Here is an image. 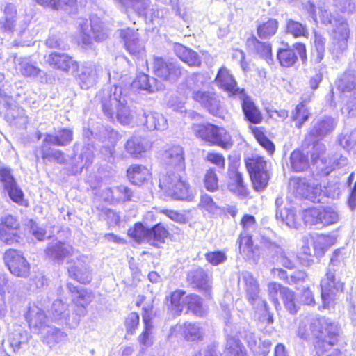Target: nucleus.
<instances>
[{
    "label": "nucleus",
    "mask_w": 356,
    "mask_h": 356,
    "mask_svg": "<svg viewBox=\"0 0 356 356\" xmlns=\"http://www.w3.org/2000/svg\"><path fill=\"white\" fill-rule=\"evenodd\" d=\"M93 299V296L90 292L84 289L76 291V295L73 296L72 300L77 307V313L79 316L86 314V307L88 305Z\"/></svg>",
    "instance_id": "nucleus-41"
},
{
    "label": "nucleus",
    "mask_w": 356,
    "mask_h": 356,
    "mask_svg": "<svg viewBox=\"0 0 356 356\" xmlns=\"http://www.w3.org/2000/svg\"><path fill=\"white\" fill-rule=\"evenodd\" d=\"M347 164V158L339 153H336L332 157H329L327 159V163L325 164L324 173L328 175L331 171L346 166Z\"/></svg>",
    "instance_id": "nucleus-53"
},
{
    "label": "nucleus",
    "mask_w": 356,
    "mask_h": 356,
    "mask_svg": "<svg viewBox=\"0 0 356 356\" xmlns=\"http://www.w3.org/2000/svg\"><path fill=\"white\" fill-rule=\"evenodd\" d=\"M187 280L207 298H212V275L202 268L197 267L188 272Z\"/></svg>",
    "instance_id": "nucleus-14"
},
{
    "label": "nucleus",
    "mask_w": 356,
    "mask_h": 356,
    "mask_svg": "<svg viewBox=\"0 0 356 356\" xmlns=\"http://www.w3.org/2000/svg\"><path fill=\"white\" fill-rule=\"evenodd\" d=\"M193 99L200 103L204 108L213 115H217L220 107V101L218 96L209 91H194Z\"/></svg>",
    "instance_id": "nucleus-24"
},
{
    "label": "nucleus",
    "mask_w": 356,
    "mask_h": 356,
    "mask_svg": "<svg viewBox=\"0 0 356 356\" xmlns=\"http://www.w3.org/2000/svg\"><path fill=\"white\" fill-rule=\"evenodd\" d=\"M290 167L295 172H303L309 167L308 156L302 151L296 149L290 156Z\"/></svg>",
    "instance_id": "nucleus-37"
},
{
    "label": "nucleus",
    "mask_w": 356,
    "mask_h": 356,
    "mask_svg": "<svg viewBox=\"0 0 356 356\" xmlns=\"http://www.w3.org/2000/svg\"><path fill=\"white\" fill-rule=\"evenodd\" d=\"M204 186L209 191L214 192L218 189V179L214 169L210 168L205 174Z\"/></svg>",
    "instance_id": "nucleus-61"
},
{
    "label": "nucleus",
    "mask_w": 356,
    "mask_h": 356,
    "mask_svg": "<svg viewBox=\"0 0 356 356\" xmlns=\"http://www.w3.org/2000/svg\"><path fill=\"white\" fill-rule=\"evenodd\" d=\"M68 305L63 302L62 300L57 299L55 300L51 307V312L56 320L67 321L70 317V312Z\"/></svg>",
    "instance_id": "nucleus-52"
},
{
    "label": "nucleus",
    "mask_w": 356,
    "mask_h": 356,
    "mask_svg": "<svg viewBox=\"0 0 356 356\" xmlns=\"http://www.w3.org/2000/svg\"><path fill=\"white\" fill-rule=\"evenodd\" d=\"M241 279L245 284L246 296L250 304L254 305L257 302H261L264 311L268 312L267 302L260 298L259 284L252 274L248 272L243 273Z\"/></svg>",
    "instance_id": "nucleus-22"
},
{
    "label": "nucleus",
    "mask_w": 356,
    "mask_h": 356,
    "mask_svg": "<svg viewBox=\"0 0 356 356\" xmlns=\"http://www.w3.org/2000/svg\"><path fill=\"white\" fill-rule=\"evenodd\" d=\"M47 61L53 67L63 71H68L70 70L74 71L78 69L77 63L65 54L52 53L49 56Z\"/></svg>",
    "instance_id": "nucleus-27"
},
{
    "label": "nucleus",
    "mask_w": 356,
    "mask_h": 356,
    "mask_svg": "<svg viewBox=\"0 0 356 356\" xmlns=\"http://www.w3.org/2000/svg\"><path fill=\"white\" fill-rule=\"evenodd\" d=\"M185 292L182 290H177L172 292L170 296L166 297L168 302L170 301V306L175 314H180L184 309V296Z\"/></svg>",
    "instance_id": "nucleus-49"
},
{
    "label": "nucleus",
    "mask_w": 356,
    "mask_h": 356,
    "mask_svg": "<svg viewBox=\"0 0 356 356\" xmlns=\"http://www.w3.org/2000/svg\"><path fill=\"white\" fill-rule=\"evenodd\" d=\"M262 243L271 253H273L278 257L280 262L282 264L283 266L289 269H291L294 267L293 261H291L285 256L282 248L280 247L277 244L271 242L268 239H263Z\"/></svg>",
    "instance_id": "nucleus-43"
},
{
    "label": "nucleus",
    "mask_w": 356,
    "mask_h": 356,
    "mask_svg": "<svg viewBox=\"0 0 356 356\" xmlns=\"http://www.w3.org/2000/svg\"><path fill=\"white\" fill-rule=\"evenodd\" d=\"M333 6L343 13L351 14L356 11L354 0H334Z\"/></svg>",
    "instance_id": "nucleus-63"
},
{
    "label": "nucleus",
    "mask_w": 356,
    "mask_h": 356,
    "mask_svg": "<svg viewBox=\"0 0 356 356\" xmlns=\"http://www.w3.org/2000/svg\"><path fill=\"white\" fill-rule=\"evenodd\" d=\"M286 33L294 38H307L309 31L307 26L291 19H286Z\"/></svg>",
    "instance_id": "nucleus-42"
},
{
    "label": "nucleus",
    "mask_w": 356,
    "mask_h": 356,
    "mask_svg": "<svg viewBox=\"0 0 356 356\" xmlns=\"http://www.w3.org/2000/svg\"><path fill=\"white\" fill-rule=\"evenodd\" d=\"M183 302L187 305L188 309L196 316H202L205 314L206 310L203 308L202 300L198 296L195 294L186 296Z\"/></svg>",
    "instance_id": "nucleus-46"
},
{
    "label": "nucleus",
    "mask_w": 356,
    "mask_h": 356,
    "mask_svg": "<svg viewBox=\"0 0 356 356\" xmlns=\"http://www.w3.org/2000/svg\"><path fill=\"white\" fill-rule=\"evenodd\" d=\"M69 276L80 283H89L91 280V272L89 267L81 259L78 258L72 265V261L67 262Z\"/></svg>",
    "instance_id": "nucleus-26"
},
{
    "label": "nucleus",
    "mask_w": 356,
    "mask_h": 356,
    "mask_svg": "<svg viewBox=\"0 0 356 356\" xmlns=\"http://www.w3.org/2000/svg\"><path fill=\"white\" fill-rule=\"evenodd\" d=\"M79 26L80 38L85 46H90L92 40L96 42L104 41L110 33V31L104 27L102 22L97 17H92L90 22L84 20Z\"/></svg>",
    "instance_id": "nucleus-9"
},
{
    "label": "nucleus",
    "mask_w": 356,
    "mask_h": 356,
    "mask_svg": "<svg viewBox=\"0 0 356 356\" xmlns=\"http://www.w3.org/2000/svg\"><path fill=\"white\" fill-rule=\"evenodd\" d=\"M24 316L29 327L33 333L41 332L48 325V318L45 312L35 304L29 305Z\"/></svg>",
    "instance_id": "nucleus-19"
},
{
    "label": "nucleus",
    "mask_w": 356,
    "mask_h": 356,
    "mask_svg": "<svg viewBox=\"0 0 356 356\" xmlns=\"http://www.w3.org/2000/svg\"><path fill=\"white\" fill-rule=\"evenodd\" d=\"M277 58L283 67H289L293 65L298 60L297 55L292 49H280L277 54Z\"/></svg>",
    "instance_id": "nucleus-51"
},
{
    "label": "nucleus",
    "mask_w": 356,
    "mask_h": 356,
    "mask_svg": "<svg viewBox=\"0 0 356 356\" xmlns=\"http://www.w3.org/2000/svg\"><path fill=\"white\" fill-rule=\"evenodd\" d=\"M243 232L238 239V248L241 254L248 260L256 261L259 259V251L257 247L253 246L252 236L250 233L255 230L257 222L253 216L244 215L241 220Z\"/></svg>",
    "instance_id": "nucleus-6"
},
{
    "label": "nucleus",
    "mask_w": 356,
    "mask_h": 356,
    "mask_svg": "<svg viewBox=\"0 0 356 356\" xmlns=\"http://www.w3.org/2000/svg\"><path fill=\"white\" fill-rule=\"evenodd\" d=\"M185 338L188 341H195L202 339V329L196 323H186L184 325Z\"/></svg>",
    "instance_id": "nucleus-57"
},
{
    "label": "nucleus",
    "mask_w": 356,
    "mask_h": 356,
    "mask_svg": "<svg viewBox=\"0 0 356 356\" xmlns=\"http://www.w3.org/2000/svg\"><path fill=\"white\" fill-rule=\"evenodd\" d=\"M343 287V283L336 280L334 272L327 270L325 277L321 282L323 307H328L333 301L336 293L342 292Z\"/></svg>",
    "instance_id": "nucleus-15"
},
{
    "label": "nucleus",
    "mask_w": 356,
    "mask_h": 356,
    "mask_svg": "<svg viewBox=\"0 0 356 356\" xmlns=\"http://www.w3.org/2000/svg\"><path fill=\"white\" fill-rule=\"evenodd\" d=\"M97 79V70L92 65L83 67L81 74L79 75V84L83 89H88L93 86Z\"/></svg>",
    "instance_id": "nucleus-38"
},
{
    "label": "nucleus",
    "mask_w": 356,
    "mask_h": 356,
    "mask_svg": "<svg viewBox=\"0 0 356 356\" xmlns=\"http://www.w3.org/2000/svg\"><path fill=\"white\" fill-rule=\"evenodd\" d=\"M246 44L250 51L265 59L268 64L273 63L272 48L269 42H261L252 36L247 40Z\"/></svg>",
    "instance_id": "nucleus-30"
},
{
    "label": "nucleus",
    "mask_w": 356,
    "mask_h": 356,
    "mask_svg": "<svg viewBox=\"0 0 356 356\" xmlns=\"http://www.w3.org/2000/svg\"><path fill=\"white\" fill-rule=\"evenodd\" d=\"M141 123L149 131H164L168 129L166 118L161 113L149 111H143L138 114Z\"/></svg>",
    "instance_id": "nucleus-23"
},
{
    "label": "nucleus",
    "mask_w": 356,
    "mask_h": 356,
    "mask_svg": "<svg viewBox=\"0 0 356 356\" xmlns=\"http://www.w3.org/2000/svg\"><path fill=\"white\" fill-rule=\"evenodd\" d=\"M243 97H238L237 99L241 102L243 112L245 119L251 123L259 124L262 120V115L251 98L245 92Z\"/></svg>",
    "instance_id": "nucleus-28"
},
{
    "label": "nucleus",
    "mask_w": 356,
    "mask_h": 356,
    "mask_svg": "<svg viewBox=\"0 0 356 356\" xmlns=\"http://www.w3.org/2000/svg\"><path fill=\"white\" fill-rule=\"evenodd\" d=\"M148 229L145 228L142 223H136L133 228L129 229V235L136 242L142 243L146 241Z\"/></svg>",
    "instance_id": "nucleus-58"
},
{
    "label": "nucleus",
    "mask_w": 356,
    "mask_h": 356,
    "mask_svg": "<svg viewBox=\"0 0 356 356\" xmlns=\"http://www.w3.org/2000/svg\"><path fill=\"white\" fill-rule=\"evenodd\" d=\"M4 261L12 274L17 277H27L30 266L19 252L10 249L4 254Z\"/></svg>",
    "instance_id": "nucleus-18"
},
{
    "label": "nucleus",
    "mask_w": 356,
    "mask_h": 356,
    "mask_svg": "<svg viewBox=\"0 0 356 356\" xmlns=\"http://www.w3.org/2000/svg\"><path fill=\"white\" fill-rule=\"evenodd\" d=\"M312 180L305 178H298L293 181V188L300 196L306 198L309 196V192L312 190Z\"/></svg>",
    "instance_id": "nucleus-55"
},
{
    "label": "nucleus",
    "mask_w": 356,
    "mask_h": 356,
    "mask_svg": "<svg viewBox=\"0 0 356 356\" xmlns=\"http://www.w3.org/2000/svg\"><path fill=\"white\" fill-rule=\"evenodd\" d=\"M335 239L329 236L321 235L314 242V254L317 257L324 255L327 249L334 243Z\"/></svg>",
    "instance_id": "nucleus-45"
},
{
    "label": "nucleus",
    "mask_w": 356,
    "mask_h": 356,
    "mask_svg": "<svg viewBox=\"0 0 356 356\" xmlns=\"http://www.w3.org/2000/svg\"><path fill=\"white\" fill-rule=\"evenodd\" d=\"M44 344L52 348L57 345L65 343L67 340V335L56 327L47 325L41 332L38 333Z\"/></svg>",
    "instance_id": "nucleus-25"
},
{
    "label": "nucleus",
    "mask_w": 356,
    "mask_h": 356,
    "mask_svg": "<svg viewBox=\"0 0 356 356\" xmlns=\"http://www.w3.org/2000/svg\"><path fill=\"white\" fill-rule=\"evenodd\" d=\"M0 182L10 199L17 204H22L24 193L16 183L10 168H0Z\"/></svg>",
    "instance_id": "nucleus-20"
},
{
    "label": "nucleus",
    "mask_w": 356,
    "mask_h": 356,
    "mask_svg": "<svg viewBox=\"0 0 356 356\" xmlns=\"http://www.w3.org/2000/svg\"><path fill=\"white\" fill-rule=\"evenodd\" d=\"M167 235V230L163 226L158 224L152 229H148L146 242L152 245L159 247L161 244L164 243Z\"/></svg>",
    "instance_id": "nucleus-39"
},
{
    "label": "nucleus",
    "mask_w": 356,
    "mask_h": 356,
    "mask_svg": "<svg viewBox=\"0 0 356 356\" xmlns=\"http://www.w3.org/2000/svg\"><path fill=\"white\" fill-rule=\"evenodd\" d=\"M175 54L189 66L199 67L201 65V58L197 52L186 47L179 43L173 44Z\"/></svg>",
    "instance_id": "nucleus-32"
},
{
    "label": "nucleus",
    "mask_w": 356,
    "mask_h": 356,
    "mask_svg": "<svg viewBox=\"0 0 356 356\" xmlns=\"http://www.w3.org/2000/svg\"><path fill=\"white\" fill-rule=\"evenodd\" d=\"M38 4L44 8L54 10L65 9L66 7H72L75 0H35Z\"/></svg>",
    "instance_id": "nucleus-54"
},
{
    "label": "nucleus",
    "mask_w": 356,
    "mask_h": 356,
    "mask_svg": "<svg viewBox=\"0 0 356 356\" xmlns=\"http://www.w3.org/2000/svg\"><path fill=\"white\" fill-rule=\"evenodd\" d=\"M29 334L21 330H16L8 334L6 345L10 348L13 353H17L27 343Z\"/></svg>",
    "instance_id": "nucleus-35"
},
{
    "label": "nucleus",
    "mask_w": 356,
    "mask_h": 356,
    "mask_svg": "<svg viewBox=\"0 0 356 356\" xmlns=\"http://www.w3.org/2000/svg\"><path fill=\"white\" fill-rule=\"evenodd\" d=\"M338 90L342 94L356 95V72L353 70L345 72L336 82Z\"/></svg>",
    "instance_id": "nucleus-33"
},
{
    "label": "nucleus",
    "mask_w": 356,
    "mask_h": 356,
    "mask_svg": "<svg viewBox=\"0 0 356 356\" xmlns=\"http://www.w3.org/2000/svg\"><path fill=\"white\" fill-rule=\"evenodd\" d=\"M73 139V132L69 129H62L57 134H46L44 140L45 143H50L53 145L65 146L70 143Z\"/></svg>",
    "instance_id": "nucleus-36"
},
{
    "label": "nucleus",
    "mask_w": 356,
    "mask_h": 356,
    "mask_svg": "<svg viewBox=\"0 0 356 356\" xmlns=\"http://www.w3.org/2000/svg\"><path fill=\"white\" fill-rule=\"evenodd\" d=\"M119 37L125 49L133 56L140 58L145 54V46L139 38L138 30L127 28L118 30Z\"/></svg>",
    "instance_id": "nucleus-16"
},
{
    "label": "nucleus",
    "mask_w": 356,
    "mask_h": 356,
    "mask_svg": "<svg viewBox=\"0 0 356 356\" xmlns=\"http://www.w3.org/2000/svg\"><path fill=\"white\" fill-rule=\"evenodd\" d=\"M297 335L303 340H316L315 348L318 353H323L338 341L339 327L325 316H309L299 323Z\"/></svg>",
    "instance_id": "nucleus-1"
},
{
    "label": "nucleus",
    "mask_w": 356,
    "mask_h": 356,
    "mask_svg": "<svg viewBox=\"0 0 356 356\" xmlns=\"http://www.w3.org/2000/svg\"><path fill=\"white\" fill-rule=\"evenodd\" d=\"M16 25L0 18V40H6L12 37L15 30Z\"/></svg>",
    "instance_id": "nucleus-64"
},
{
    "label": "nucleus",
    "mask_w": 356,
    "mask_h": 356,
    "mask_svg": "<svg viewBox=\"0 0 356 356\" xmlns=\"http://www.w3.org/2000/svg\"><path fill=\"white\" fill-rule=\"evenodd\" d=\"M302 218L308 225L328 226L339 221L340 216L334 206L312 207L302 212Z\"/></svg>",
    "instance_id": "nucleus-7"
},
{
    "label": "nucleus",
    "mask_w": 356,
    "mask_h": 356,
    "mask_svg": "<svg viewBox=\"0 0 356 356\" xmlns=\"http://www.w3.org/2000/svg\"><path fill=\"white\" fill-rule=\"evenodd\" d=\"M310 117V113L303 102L296 106L291 113V120L295 122V126L300 129Z\"/></svg>",
    "instance_id": "nucleus-48"
},
{
    "label": "nucleus",
    "mask_w": 356,
    "mask_h": 356,
    "mask_svg": "<svg viewBox=\"0 0 356 356\" xmlns=\"http://www.w3.org/2000/svg\"><path fill=\"white\" fill-rule=\"evenodd\" d=\"M278 29V22L274 19H269L266 22L257 26V35L261 39H268L273 36Z\"/></svg>",
    "instance_id": "nucleus-47"
},
{
    "label": "nucleus",
    "mask_w": 356,
    "mask_h": 356,
    "mask_svg": "<svg viewBox=\"0 0 356 356\" xmlns=\"http://www.w3.org/2000/svg\"><path fill=\"white\" fill-rule=\"evenodd\" d=\"M123 104H120V106L118 108L116 111V114L115 115V119L122 124L127 125L129 124L132 120V115L131 114L130 109L127 106V97L126 96L124 98V102Z\"/></svg>",
    "instance_id": "nucleus-56"
},
{
    "label": "nucleus",
    "mask_w": 356,
    "mask_h": 356,
    "mask_svg": "<svg viewBox=\"0 0 356 356\" xmlns=\"http://www.w3.org/2000/svg\"><path fill=\"white\" fill-rule=\"evenodd\" d=\"M129 180L135 185H140L151 177L149 170L142 165H132L127 170Z\"/></svg>",
    "instance_id": "nucleus-34"
},
{
    "label": "nucleus",
    "mask_w": 356,
    "mask_h": 356,
    "mask_svg": "<svg viewBox=\"0 0 356 356\" xmlns=\"http://www.w3.org/2000/svg\"><path fill=\"white\" fill-rule=\"evenodd\" d=\"M192 131L196 137L227 149L232 145V140L229 133L222 127L211 124H194Z\"/></svg>",
    "instance_id": "nucleus-5"
},
{
    "label": "nucleus",
    "mask_w": 356,
    "mask_h": 356,
    "mask_svg": "<svg viewBox=\"0 0 356 356\" xmlns=\"http://www.w3.org/2000/svg\"><path fill=\"white\" fill-rule=\"evenodd\" d=\"M125 72H116L113 70L112 72H108L110 80L112 79L114 80L121 81L120 83L122 84L124 83L125 86L130 85L134 88H138L140 90H146L149 92H154L159 89L157 86L156 80L154 78L149 77L148 75L141 73L139 74L134 81H131L130 79H128L127 74Z\"/></svg>",
    "instance_id": "nucleus-11"
},
{
    "label": "nucleus",
    "mask_w": 356,
    "mask_h": 356,
    "mask_svg": "<svg viewBox=\"0 0 356 356\" xmlns=\"http://www.w3.org/2000/svg\"><path fill=\"white\" fill-rule=\"evenodd\" d=\"M50 143H45L44 140L40 147L42 158L48 161H55L58 163H64L65 159L62 151L49 147Z\"/></svg>",
    "instance_id": "nucleus-40"
},
{
    "label": "nucleus",
    "mask_w": 356,
    "mask_h": 356,
    "mask_svg": "<svg viewBox=\"0 0 356 356\" xmlns=\"http://www.w3.org/2000/svg\"><path fill=\"white\" fill-rule=\"evenodd\" d=\"M340 145L348 151L356 148V129L343 134L339 138Z\"/></svg>",
    "instance_id": "nucleus-60"
},
{
    "label": "nucleus",
    "mask_w": 356,
    "mask_h": 356,
    "mask_svg": "<svg viewBox=\"0 0 356 356\" xmlns=\"http://www.w3.org/2000/svg\"><path fill=\"white\" fill-rule=\"evenodd\" d=\"M163 160L168 167L174 168L176 172H169L163 176L160 180V186L176 199H188L190 197V187L180 174L185 165L183 148L179 145L169 148L164 152Z\"/></svg>",
    "instance_id": "nucleus-2"
},
{
    "label": "nucleus",
    "mask_w": 356,
    "mask_h": 356,
    "mask_svg": "<svg viewBox=\"0 0 356 356\" xmlns=\"http://www.w3.org/2000/svg\"><path fill=\"white\" fill-rule=\"evenodd\" d=\"M151 147L148 140L140 136H133L124 145L127 153L134 157H138Z\"/></svg>",
    "instance_id": "nucleus-29"
},
{
    "label": "nucleus",
    "mask_w": 356,
    "mask_h": 356,
    "mask_svg": "<svg viewBox=\"0 0 356 356\" xmlns=\"http://www.w3.org/2000/svg\"><path fill=\"white\" fill-rule=\"evenodd\" d=\"M230 189L239 194H243L245 191V186L243 184L242 175L238 171L232 172L230 175Z\"/></svg>",
    "instance_id": "nucleus-59"
},
{
    "label": "nucleus",
    "mask_w": 356,
    "mask_h": 356,
    "mask_svg": "<svg viewBox=\"0 0 356 356\" xmlns=\"http://www.w3.org/2000/svg\"><path fill=\"white\" fill-rule=\"evenodd\" d=\"M15 64L16 70L24 77H36L41 72L37 63L29 56L15 58Z\"/></svg>",
    "instance_id": "nucleus-31"
},
{
    "label": "nucleus",
    "mask_w": 356,
    "mask_h": 356,
    "mask_svg": "<svg viewBox=\"0 0 356 356\" xmlns=\"http://www.w3.org/2000/svg\"><path fill=\"white\" fill-rule=\"evenodd\" d=\"M20 224L12 215L2 216L0 220V240L8 245L19 242Z\"/></svg>",
    "instance_id": "nucleus-13"
},
{
    "label": "nucleus",
    "mask_w": 356,
    "mask_h": 356,
    "mask_svg": "<svg viewBox=\"0 0 356 356\" xmlns=\"http://www.w3.org/2000/svg\"><path fill=\"white\" fill-rule=\"evenodd\" d=\"M245 162L254 189L263 191L267 186L269 179L266 161L262 156L254 155L245 159Z\"/></svg>",
    "instance_id": "nucleus-8"
},
{
    "label": "nucleus",
    "mask_w": 356,
    "mask_h": 356,
    "mask_svg": "<svg viewBox=\"0 0 356 356\" xmlns=\"http://www.w3.org/2000/svg\"><path fill=\"white\" fill-rule=\"evenodd\" d=\"M127 96L126 90L120 83H114V88H104L99 91L95 102L99 106L104 115L110 120H115V115L119 106L123 104Z\"/></svg>",
    "instance_id": "nucleus-4"
},
{
    "label": "nucleus",
    "mask_w": 356,
    "mask_h": 356,
    "mask_svg": "<svg viewBox=\"0 0 356 356\" xmlns=\"http://www.w3.org/2000/svg\"><path fill=\"white\" fill-rule=\"evenodd\" d=\"M153 71L155 75L165 80L175 81L182 73L180 65L172 59H165L159 56L153 58Z\"/></svg>",
    "instance_id": "nucleus-12"
},
{
    "label": "nucleus",
    "mask_w": 356,
    "mask_h": 356,
    "mask_svg": "<svg viewBox=\"0 0 356 356\" xmlns=\"http://www.w3.org/2000/svg\"><path fill=\"white\" fill-rule=\"evenodd\" d=\"M214 83L220 89L226 92L230 97L234 98L243 97L245 90L238 86L235 79L225 67H222L219 69L214 79Z\"/></svg>",
    "instance_id": "nucleus-17"
},
{
    "label": "nucleus",
    "mask_w": 356,
    "mask_h": 356,
    "mask_svg": "<svg viewBox=\"0 0 356 356\" xmlns=\"http://www.w3.org/2000/svg\"><path fill=\"white\" fill-rule=\"evenodd\" d=\"M337 126V120L330 116H323L312 121L307 134L305 136L302 146L309 147L314 140H322L331 134Z\"/></svg>",
    "instance_id": "nucleus-10"
},
{
    "label": "nucleus",
    "mask_w": 356,
    "mask_h": 356,
    "mask_svg": "<svg viewBox=\"0 0 356 356\" xmlns=\"http://www.w3.org/2000/svg\"><path fill=\"white\" fill-rule=\"evenodd\" d=\"M74 252V248L70 244L59 241L49 243L45 249L46 256L58 264H62L66 257L73 255Z\"/></svg>",
    "instance_id": "nucleus-21"
},
{
    "label": "nucleus",
    "mask_w": 356,
    "mask_h": 356,
    "mask_svg": "<svg viewBox=\"0 0 356 356\" xmlns=\"http://www.w3.org/2000/svg\"><path fill=\"white\" fill-rule=\"evenodd\" d=\"M321 10V19L324 24H330L335 27L332 35V51L334 54L342 53L347 48V42L349 37V29L346 22L336 16L328 9L323 8L318 5Z\"/></svg>",
    "instance_id": "nucleus-3"
},
{
    "label": "nucleus",
    "mask_w": 356,
    "mask_h": 356,
    "mask_svg": "<svg viewBox=\"0 0 356 356\" xmlns=\"http://www.w3.org/2000/svg\"><path fill=\"white\" fill-rule=\"evenodd\" d=\"M225 355L246 356V350L238 339L234 337H228L225 347Z\"/></svg>",
    "instance_id": "nucleus-44"
},
{
    "label": "nucleus",
    "mask_w": 356,
    "mask_h": 356,
    "mask_svg": "<svg viewBox=\"0 0 356 356\" xmlns=\"http://www.w3.org/2000/svg\"><path fill=\"white\" fill-rule=\"evenodd\" d=\"M312 146L311 150L312 161L314 164L318 162V160H321L323 164L327 163V159L323 157V154L325 152V145L320 141V140H314L312 143L309 144V147Z\"/></svg>",
    "instance_id": "nucleus-50"
},
{
    "label": "nucleus",
    "mask_w": 356,
    "mask_h": 356,
    "mask_svg": "<svg viewBox=\"0 0 356 356\" xmlns=\"http://www.w3.org/2000/svg\"><path fill=\"white\" fill-rule=\"evenodd\" d=\"M281 296L283 299L286 308L291 314H295L297 312L296 306L294 302V293L288 288H283L281 291Z\"/></svg>",
    "instance_id": "nucleus-62"
}]
</instances>
